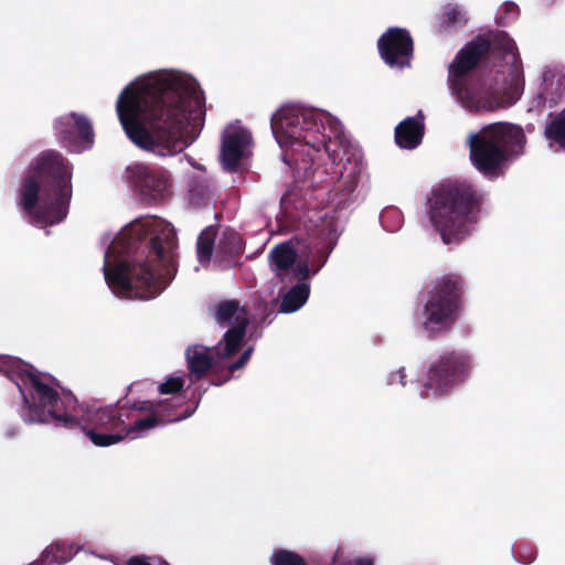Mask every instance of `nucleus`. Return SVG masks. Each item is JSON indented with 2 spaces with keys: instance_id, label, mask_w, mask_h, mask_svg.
Listing matches in <instances>:
<instances>
[{
  "instance_id": "f257e3e1",
  "label": "nucleus",
  "mask_w": 565,
  "mask_h": 565,
  "mask_svg": "<svg viewBox=\"0 0 565 565\" xmlns=\"http://www.w3.org/2000/svg\"><path fill=\"white\" fill-rule=\"evenodd\" d=\"M119 121L139 148L159 157L181 153L204 122V98L191 75L158 70L137 76L116 102Z\"/></svg>"
},
{
  "instance_id": "f03ea898",
  "label": "nucleus",
  "mask_w": 565,
  "mask_h": 565,
  "mask_svg": "<svg viewBox=\"0 0 565 565\" xmlns=\"http://www.w3.org/2000/svg\"><path fill=\"white\" fill-rule=\"evenodd\" d=\"M102 244L105 281L119 298L152 299L175 273V234L162 218H137L116 235L106 234Z\"/></svg>"
},
{
  "instance_id": "7ed1b4c3",
  "label": "nucleus",
  "mask_w": 565,
  "mask_h": 565,
  "mask_svg": "<svg viewBox=\"0 0 565 565\" xmlns=\"http://www.w3.org/2000/svg\"><path fill=\"white\" fill-rule=\"evenodd\" d=\"M522 63L516 44L503 31L468 43L449 65L450 94L468 111H492L514 104L522 92Z\"/></svg>"
},
{
  "instance_id": "20e7f679",
  "label": "nucleus",
  "mask_w": 565,
  "mask_h": 565,
  "mask_svg": "<svg viewBox=\"0 0 565 565\" xmlns=\"http://www.w3.org/2000/svg\"><path fill=\"white\" fill-rule=\"evenodd\" d=\"M14 372L22 402L19 415L26 424H53L67 429L82 428L90 437L94 429L121 431L130 411L121 405L83 408L74 395L60 394L55 379L35 370L22 360H4Z\"/></svg>"
},
{
  "instance_id": "39448f33",
  "label": "nucleus",
  "mask_w": 565,
  "mask_h": 565,
  "mask_svg": "<svg viewBox=\"0 0 565 565\" xmlns=\"http://www.w3.org/2000/svg\"><path fill=\"white\" fill-rule=\"evenodd\" d=\"M349 145L337 117L301 104H285V164L297 183L311 177L315 152L323 148L335 163L342 161L341 152L345 153Z\"/></svg>"
},
{
  "instance_id": "423d86ee",
  "label": "nucleus",
  "mask_w": 565,
  "mask_h": 565,
  "mask_svg": "<svg viewBox=\"0 0 565 565\" xmlns=\"http://www.w3.org/2000/svg\"><path fill=\"white\" fill-rule=\"evenodd\" d=\"M73 166L60 152L46 150L30 163L17 205L30 224L45 228L63 222L73 196Z\"/></svg>"
},
{
  "instance_id": "0eeeda50",
  "label": "nucleus",
  "mask_w": 565,
  "mask_h": 565,
  "mask_svg": "<svg viewBox=\"0 0 565 565\" xmlns=\"http://www.w3.org/2000/svg\"><path fill=\"white\" fill-rule=\"evenodd\" d=\"M215 319L221 327H228L223 340L213 348L193 344L185 351L188 367L196 376H202L212 367L226 369L233 374L247 364L253 353L252 347L242 350L249 322L244 307L235 300L222 302L216 308Z\"/></svg>"
},
{
  "instance_id": "6e6552de",
  "label": "nucleus",
  "mask_w": 565,
  "mask_h": 565,
  "mask_svg": "<svg viewBox=\"0 0 565 565\" xmlns=\"http://www.w3.org/2000/svg\"><path fill=\"white\" fill-rule=\"evenodd\" d=\"M484 195L468 181L435 190L429 199V220L446 245H456L475 231L481 220Z\"/></svg>"
},
{
  "instance_id": "1a4fd4ad",
  "label": "nucleus",
  "mask_w": 565,
  "mask_h": 565,
  "mask_svg": "<svg viewBox=\"0 0 565 565\" xmlns=\"http://www.w3.org/2000/svg\"><path fill=\"white\" fill-rule=\"evenodd\" d=\"M525 142L521 127L509 122L491 124L469 135L470 161L484 178L497 179L511 160L523 153Z\"/></svg>"
},
{
  "instance_id": "9d476101",
  "label": "nucleus",
  "mask_w": 565,
  "mask_h": 565,
  "mask_svg": "<svg viewBox=\"0 0 565 565\" xmlns=\"http://www.w3.org/2000/svg\"><path fill=\"white\" fill-rule=\"evenodd\" d=\"M312 258L307 241L292 237L285 241V315L300 310L310 296V279L323 267Z\"/></svg>"
},
{
  "instance_id": "9b49d317",
  "label": "nucleus",
  "mask_w": 565,
  "mask_h": 565,
  "mask_svg": "<svg viewBox=\"0 0 565 565\" xmlns=\"http://www.w3.org/2000/svg\"><path fill=\"white\" fill-rule=\"evenodd\" d=\"M463 281L456 274L440 277L427 301L417 313V321L425 332L433 334L449 330L459 317Z\"/></svg>"
},
{
  "instance_id": "f8f14e48",
  "label": "nucleus",
  "mask_w": 565,
  "mask_h": 565,
  "mask_svg": "<svg viewBox=\"0 0 565 565\" xmlns=\"http://www.w3.org/2000/svg\"><path fill=\"white\" fill-rule=\"evenodd\" d=\"M473 366L471 352L465 349L443 351L429 362L420 396L436 399L451 394L468 380Z\"/></svg>"
},
{
  "instance_id": "ddd939ff",
  "label": "nucleus",
  "mask_w": 565,
  "mask_h": 565,
  "mask_svg": "<svg viewBox=\"0 0 565 565\" xmlns=\"http://www.w3.org/2000/svg\"><path fill=\"white\" fill-rule=\"evenodd\" d=\"M473 366L471 352L465 349L443 351L429 362L420 396L436 399L451 394L468 380Z\"/></svg>"
},
{
  "instance_id": "4468645a",
  "label": "nucleus",
  "mask_w": 565,
  "mask_h": 565,
  "mask_svg": "<svg viewBox=\"0 0 565 565\" xmlns=\"http://www.w3.org/2000/svg\"><path fill=\"white\" fill-rule=\"evenodd\" d=\"M241 249L239 235L232 228H224L218 233L215 227L209 226L202 231L196 244L200 264L205 265L213 259L220 268L232 266Z\"/></svg>"
},
{
  "instance_id": "2eb2a0df",
  "label": "nucleus",
  "mask_w": 565,
  "mask_h": 565,
  "mask_svg": "<svg viewBox=\"0 0 565 565\" xmlns=\"http://www.w3.org/2000/svg\"><path fill=\"white\" fill-rule=\"evenodd\" d=\"M125 179L140 195L150 201L163 200L172 192L171 174L162 167H148L136 162L126 168Z\"/></svg>"
},
{
  "instance_id": "dca6fc26",
  "label": "nucleus",
  "mask_w": 565,
  "mask_h": 565,
  "mask_svg": "<svg viewBox=\"0 0 565 565\" xmlns=\"http://www.w3.org/2000/svg\"><path fill=\"white\" fill-rule=\"evenodd\" d=\"M54 131L60 141L72 152L87 150L94 143L92 121L83 114L70 113L54 121Z\"/></svg>"
},
{
  "instance_id": "f3484780",
  "label": "nucleus",
  "mask_w": 565,
  "mask_h": 565,
  "mask_svg": "<svg viewBox=\"0 0 565 565\" xmlns=\"http://www.w3.org/2000/svg\"><path fill=\"white\" fill-rule=\"evenodd\" d=\"M377 47L382 60L391 68L403 70L411 66L414 43L406 29L390 28L380 36Z\"/></svg>"
},
{
  "instance_id": "a211bd4d",
  "label": "nucleus",
  "mask_w": 565,
  "mask_h": 565,
  "mask_svg": "<svg viewBox=\"0 0 565 565\" xmlns=\"http://www.w3.org/2000/svg\"><path fill=\"white\" fill-rule=\"evenodd\" d=\"M148 415L143 417H137L132 415L130 411V418L132 419L131 425H124L121 431L102 434L90 433V440L96 446H110L126 438L138 439L147 436L151 430L159 426L166 425L164 419L159 417L154 412H147Z\"/></svg>"
},
{
  "instance_id": "6ab92c4d",
  "label": "nucleus",
  "mask_w": 565,
  "mask_h": 565,
  "mask_svg": "<svg viewBox=\"0 0 565 565\" xmlns=\"http://www.w3.org/2000/svg\"><path fill=\"white\" fill-rule=\"evenodd\" d=\"M252 145L250 132L239 126L230 125L222 138L221 160L225 170L235 171L241 160L247 156Z\"/></svg>"
},
{
  "instance_id": "aec40b11",
  "label": "nucleus",
  "mask_w": 565,
  "mask_h": 565,
  "mask_svg": "<svg viewBox=\"0 0 565 565\" xmlns=\"http://www.w3.org/2000/svg\"><path fill=\"white\" fill-rule=\"evenodd\" d=\"M79 552H87L85 541L82 537L60 539L49 544L39 558L29 565H64L70 563Z\"/></svg>"
},
{
  "instance_id": "412c9836",
  "label": "nucleus",
  "mask_w": 565,
  "mask_h": 565,
  "mask_svg": "<svg viewBox=\"0 0 565 565\" xmlns=\"http://www.w3.org/2000/svg\"><path fill=\"white\" fill-rule=\"evenodd\" d=\"M184 401L185 395H159L157 401L141 402L134 407L136 411L154 412L168 424L189 418L194 413L195 407H188L183 413H178V409L184 404Z\"/></svg>"
},
{
  "instance_id": "4be33fe9",
  "label": "nucleus",
  "mask_w": 565,
  "mask_h": 565,
  "mask_svg": "<svg viewBox=\"0 0 565 565\" xmlns=\"http://www.w3.org/2000/svg\"><path fill=\"white\" fill-rule=\"evenodd\" d=\"M348 195L349 194H344L343 198L339 200H335L334 196L332 199V206L326 209L316 220L320 235L332 245L335 244V241L343 231L345 221L344 204L348 200Z\"/></svg>"
},
{
  "instance_id": "5701e85b",
  "label": "nucleus",
  "mask_w": 565,
  "mask_h": 565,
  "mask_svg": "<svg viewBox=\"0 0 565 565\" xmlns=\"http://www.w3.org/2000/svg\"><path fill=\"white\" fill-rule=\"evenodd\" d=\"M424 115L419 110L414 117H407L395 128V141L399 148L415 149L423 140Z\"/></svg>"
},
{
  "instance_id": "b1692460",
  "label": "nucleus",
  "mask_w": 565,
  "mask_h": 565,
  "mask_svg": "<svg viewBox=\"0 0 565 565\" xmlns=\"http://www.w3.org/2000/svg\"><path fill=\"white\" fill-rule=\"evenodd\" d=\"M543 135L551 150L565 151V108L546 121Z\"/></svg>"
},
{
  "instance_id": "393cba45",
  "label": "nucleus",
  "mask_w": 565,
  "mask_h": 565,
  "mask_svg": "<svg viewBox=\"0 0 565 565\" xmlns=\"http://www.w3.org/2000/svg\"><path fill=\"white\" fill-rule=\"evenodd\" d=\"M467 12L462 6L455 2H448L443 8L439 28L443 31H449L450 29L461 28L467 23Z\"/></svg>"
},
{
  "instance_id": "a878e982",
  "label": "nucleus",
  "mask_w": 565,
  "mask_h": 565,
  "mask_svg": "<svg viewBox=\"0 0 565 565\" xmlns=\"http://www.w3.org/2000/svg\"><path fill=\"white\" fill-rule=\"evenodd\" d=\"M184 385V375H170L158 385V393L160 396L185 395Z\"/></svg>"
},
{
  "instance_id": "bb28decb",
  "label": "nucleus",
  "mask_w": 565,
  "mask_h": 565,
  "mask_svg": "<svg viewBox=\"0 0 565 565\" xmlns=\"http://www.w3.org/2000/svg\"><path fill=\"white\" fill-rule=\"evenodd\" d=\"M88 553L94 555V556H96V557H98V558L108 559L114 565H168L164 562H160V561H158V559H156L153 557L146 556V555H136V556L129 557L127 561H121L118 557L103 556L100 554H97V553L90 552V551Z\"/></svg>"
},
{
  "instance_id": "cd10ccee",
  "label": "nucleus",
  "mask_w": 565,
  "mask_h": 565,
  "mask_svg": "<svg viewBox=\"0 0 565 565\" xmlns=\"http://www.w3.org/2000/svg\"><path fill=\"white\" fill-rule=\"evenodd\" d=\"M519 17V7L512 1H505L498 10L497 22L507 25Z\"/></svg>"
},
{
  "instance_id": "c85d7f7f",
  "label": "nucleus",
  "mask_w": 565,
  "mask_h": 565,
  "mask_svg": "<svg viewBox=\"0 0 565 565\" xmlns=\"http://www.w3.org/2000/svg\"><path fill=\"white\" fill-rule=\"evenodd\" d=\"M271 271L280 280L282 277V243H278L271 249L268 256Z\"/></svg>"
},
{
  "instance_id": "c756f323",
  "label": "nucleus",
  "mask_w": 565,
  "mask_h": 565,
  "mask_svg": "<svg viewBox=\"0 0 565 565\" xmlns=\"http://www.w3.org/2000/svg\"><path fill=\"white\" fill-rule=\"evenodd\" d=\"M282 114L281 107L277 108V110L273 114L270 118V128L271 132L278 143L279 147H282Z\"/></svg>"
},
{
  "instance_id": "7c9ffc66",
  "label": "nucleus",
  "mask_w": 565,
  "mask_h": 565,
  "mask_svg": "<svg viewBox=\"0 0 565 565\" xmlns=\"http://www.w3.org/2000/svg\"><path fill=\"white\" fill-rule=\"evenodd\" d=\"M385 384L387 386H394L399 384L402 387L406 386V369L404 366L398 367L395 371H391L385 376Z\"/></svg>"
},
{
  "instance_id": "2f4dec72",
  "label": "nucleus",
  "mask_w": 565,
  "mask_h": 565,
  "mask_svg": "<svg viewBox=\"0 0 565 565\" xmlns=\"http://www.w3.org/2000/svg\"><path fill=\"white\" fill-rule=\"evenodd\" d=\"M285 565H308V563L301 555L285 550Z\"/></svg>"
},
{
  "instance_id": "473e14b6",
  "label": "nucleus",
  "mask_w": 565,
  "mask_h": 565,
  "mask_svg": "<svg viewBox=\"0 0 565 565\" xmlns=\"http://www.w3.org/2000/svg\"><path fill=\"white\" fill-rule=\"evenodd\" d=\"M544 81L547 85H553L554 83L558 86L557 94H562L563 90H565V74H561L558 76L552 75V76H545Z\"/></svg>"
},
{
  "instance_id": "72a5a7b5",
  "label": "nucleus",
  "mask_w": 565,
  "mask_h": 565,
  "mask_svg": "<svg viewBox=\"0 0 565 565\" xmlns=\"http://www.w3.org/2000/svg\"><path fill=\"white\" fill-rule=\"evenodd\" d=\"M4 360H18V358L10 355H0V372L4 373L14 383V372L11 370Z\"/></svg>"
},
{
  "instance_id": "f704fd0d",
  "label": "nucleus",
  "mask_w": 565,
  "mask_h": 565,
  "mask_svg": "<svg viewBox=\"0 0 565 565\" xmlns=\"http://www.w3.org/2000/svg\"><path fill=\"white\" fill-rule=\"evenodd\" d=\"M275 294V307L277 309L278 312H282V301L279 300V298L282 296V286H277L276 287V292Z\"/></svg>"
},
{
  "instance_id": "c9c22d12",
  "label": "nucleus",
  "mask_w": 565,
  "mask_h": 565,
  "mask_svg": "<svg viewBox=\"0 0 565 565\" xmlns=\"http://www.w3.org/2000/svg\"><path fill=\"white\" fill-rule=\"evenodd\" d=\"M271 565H282V550L277 548L270 557Z\"/></svg>"
},
{
  "instance_id": "e433bc0d",
  "label": "nucleus",
  "mask_w": 565,
  "mask_h": 565,
  "mask_svg": "<svg viewBox=\"0 0 565 565\" xmlns=\"http://www.w3.org/2000/svg\"><path fill=\"white\" fill-rule=\"evenodd\" d=\"M354 565H374V559L371 556L358 557L354 559Z\"/></svg>"
},
{
  "instance_id": "4c0bfd02",
  "label": "nucleus",
  "mask_w": 565,
  "mask_h": 565,
  "mask_svg": "<svg viewBox=\"0 0 565 565\" xmlns=\"http://www.w3.org/2000/svg\"><path fill=\"white\" fill-rule=\"evenodd\" d=\"M178 160H179V162H180L181 164H183V163H188L189 166H192V167H193V168H195V169H200V170L202 169L201 164L195 163V162H194L191 158H189L188 156H181V157H179V159H178Z\"/></svg>"
},
{
  "instance_id": "58836bf2",
  "label": "nucleus",
  "mask_w": 565,
  "mask_h": 565,
  "mask_svg": "<svg viewBox=\"0 0 565 565\" xmlns=\"http://www.w3.org/2000/svg\"><path fill=\"white\" fill-rule=\"evenodd\" d=\"M332 565H344L343 563V552L340 550H337L332 557Z\"/></svg>"
}]
</instances>
